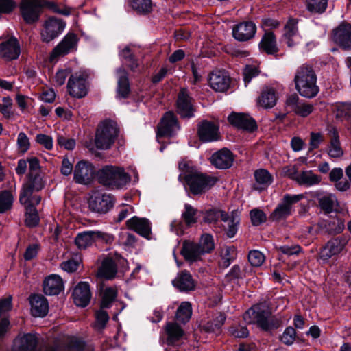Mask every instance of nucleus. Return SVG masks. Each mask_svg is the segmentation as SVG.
I'll return each mask as SVG.
<instances>
[{
	"mask_svg": "<svg viewBox=\"0 0 351 351\" xmlns=\"http://www.w3.org/2000/svg\"><path fill=\"white\" fill-rule=\"evenodd\" d=\"M179 169L184 176L191 192L193 195H201L210 189L217 182L218 179L215 176L207 175L193 168L190 165L184 161L179 163Z\"/></svg>",
	"mask_w": 351,
	"mask_h": 351,
	"instance_id": "nucleus-1",
	"label": "nucleus"
},
{
	"mask_svg": "<svg viewBox=\"0 0 351 351\" xmlns=\"http://www.w3.org/2000/svg\"><path fill=\"white\" fill-rule=\"evenodd\" d=\"M294 81L297 90L302 97L312 98L318 93L317 77L311 66L303 64L298 67Z\"/></svg>",
	"mask_w": 351,
	"mask_h": 351,
	"instance_id": "nucleus-2",
	"label": "nucleus"
},
{
	"mask_svg": "<svg viewBox=\"0 0 351 351\" xmlns=\"http://www.w3.org/2000/svg\"><path fill=\"white\" fill-rule=\"evenodd\" d=\"M47 5L53 11L65 16L70 14V10L68 8L58 9L57 5L53 2H47L44 0H24L21 4V10L24 20L32 23L38 19L41 8Z\"/></svg>",
	"mask_w": 351,
	"mask_h": 351,
	"instance_id": "nucleus-3",
	"label": "nucleus"
},
{
	"mask_svg": "<svg viewBox=\"0 0 351 351\" xmlns=\"http://www.w3.org/2000/svg\"><path fill=\"white\" fill-rule=\"evenodd\" d=\"M99 182L104 186L119 189L130 181V176L121 167L106 165L97 172Z\"/></svg>",
	"mask_w": 351,
	"mask_h": 351,
	"instance_id": "nucleus-4",
	"label": "nucleus"
},
{
	"mask_svg": "<svg viewBox=\"0 0 351 351\" xmlns=\"http://www.w3.org/2000/svg\"><path fill=\"white\" fill-rule=\"evenodd\" d=\"M271 311L265 302L253 306L243 315L246 323L256 324L263 330H269L273 327Z\"/></svg>",
	"mask_w": 351,
	"mask_h": 351,
	"instance_id": "nucleus-5",
	"label": "nucleus"
},
{
	"mask_svg": "<svg viewBox=\"0 0 351 351\" xmlns=\"http://www.w3.org/2000/svg\"><path fill=\"white\" fill-rule=\"evenodd\" d=\"M119 129L116 123L104 121L101 123L95 134V143L97 149H108L114 143L118 136Z\"/></svg>",
	"mask_w": 351,
	"mask_h": 351,
	"instance_id": "nucleus-6",
	"label": "nucleus"
},
{
	"mask_svg": "<svg viewBox=\"0 0 351 351\" xmlns=\"http://www.w3.org/2000/svg\"><path fill=\"white\" fill-rule=\"evenodd\" d=\"M304 197L303 194L289 195L283 196L282 201L274 211L270 214L269 219L273 221L278 222L287 219L293 211V205L300 202Z\"/></svg>",
	"mask_w": 351,
	"mask_h": 351,
	"instance_id": "nucleus-7",
	"label": "nucleus"
},
{
	"mask_svg": "<svg viewBox=\"0 0 351 351\" xmlns=\"http://www.w3.org/2000/svg\"><path fill=\"white\" fill-rule=\"evenodd\" d=\"M114 240L112 234L101 231H84L79 233L75 239V243L79 249H86L96 241L106 243H112Z\"/></svg>",
	"mask_w": 351,
	"mask_h": 351,
	"instance_id": "nucleus-8",
	"label": "nucleus"
},
{
	"mask_svg": "<svg viewBox=\"0 0 351 351\" xmlns=\"http://www.w3.org/2000/svg\"><path fill=\"white\" fill-rule=\"evenodd\" d=\"M43 185L39 177H35L33 180H29L25 183L20 194L19 200L24 204L25 208L30 207L35 208L41 201L39 195H32L34 191L42 189Z\"/></svg>",
	"mask_w": 351,
	"mask_h": 351,
	"instance_id": "nucleus-9",
	"label": "nucleus"
},
{
	"mask_svg": "<svg viewBox=\"0 0 351 351\" xmlns=\"http://www.w3.org/2000/svg\"><path fill=\"white\" fill-rule=\"evenodd\" d=\"M89 209L95 213L104 214L108 212L114 205L113 197L100 190H94L88 201Z\"/></svg>",
	"mask_w": 351,
	"mask_h": 351,
	"instance_id": "nucleus-10",
	"label": "nucleus"
},
{
	"mask_svg": "<svg viewBox=\"0 0 351 351\" xmlns=\"http://www.w3.org/2000/svg\"><path fill=\"white\" fill-rule=\"evenodd\" d=\"M95 168L88 161L80 160L73 169V180L80 184H90L94 178Z\"/></svg>",
	"mask_w": 351,
	"mask_h": 351,
	"instance_id": "nucleus-11",
	"label": "nucleus"
},
{
	"mask_svg": "<svg viewBox=\"0 0 351 351\" xmlns=\"http://www.w3.org/2000/svg\"><path fill=\"white\" fill-rule=\"evenodd\" d=\"M67 88L69 94L77 98H82L87 94L86 76L80 73L71 75L69 79Z\"/></svg>",
	"mask_w": 351,
	"mask_h": 351,
	"instance_id": "nucleus-12",
	"label": "nucleus"
},
{
	"mask_svg": "<svg viewBox=\"0 0 351 351\" xmlns=\"http://www.w3.org/2000/svg\"><path fill=\"white\" fill-rule=\"evenodd\" d=\"M177 112L183 118H191L194 115L193 99L186 88H182L178 95Z\"/></svg>",
	"mask_w": 351,
	"mask_h": 351,
	"instance_id": "nucleus-13",
	"label": "nucleus"
},
{
	"mask_svg": "<svg viewBox=\"0 0 351 351\" xmlns=\"http://www.w3.org/2000/svg\"><path fill=\"white\" fill-rule=\"evenodd\" d=\"M332 40L342 49L351 50V24L341 23L333 30Z\"/></svg>",
	"mask_w": 351,
	"mask_h": 351,
	"instance_id": "nucleus-14",
	"label": "nucleus"
},
{
	"mask_svg": "<svg viewBox=\"0 0 351 351\" xmlns=\"http://www.w3.org/2000/svg\"><path fill=\"white\" fill-rule=\"evenodd\" d=\"M348 243L344 237H339L328 241L319 253L320 259L328 261L332 256L339 254Z\"/></svg>",
	"mask_w": 351,
	"mask_h": 351,
	"instance_id": "nucleus-15",
	"label": "nucleus"
},
{
	"mask_svg": "<svg viewBox=\"0 0 351 351\" xmlns=\"http://www.w3.org/2000/svg\"><path fill=\"white\" fill-rule=\"evenodd\" d=\"M65 27V23L60 19L49 18L45 24V29L41 33L42 40L49 43L58 36Z\"/></svg>",
	"mask_w": 351,
	"mask_h": 351,
	"instance_id": "nucleus-16",
	"label": "nucleus"
},
{
	"mask_svg": "<svg viewBox=\"0 0 351 351\" xmlns=\"http://www.w3.org/2000/svg\"><path fill=\"white\" fill-rule=\"evenodd\" d=\"M77 41V37L74 34H69L65 36L62 40L52 51L50 56V61H56L58 58L69 53L75 48Z\"/></svg>",
	"mask_w": 351,
	"mask_h": 351,
	"instance_id": "nucleus-17",
	"label": "nucleus"
},
{
	"mask_svg": "<svg viewBox=\"0 0 351 351\" xmlns=\"http://www.w3.org/2000/svg\"><path fill=\"white\" fill-rule=\"evenodd\" d=\"M208 83L214 90L223 93L230 87V78L225 71L215 70L210 73Z\"/></svg>",
	"mask_w": 351,
	"mask_h": 351,
	"instance_id": "nucleus-18",
	"label": "nucleus"
},
{
	"mask_svg": "<svg viewBox=\"0 0 351 351\" xmlns=\"http://www.w3.org/2000/svg\"><path fill=\"white\" fill-rule=\"evenodd\" d=\"M286 105L295 114L302 117L308 116L314 110L312 104L300 100L296 95H289L287 98Z\"/></svg>",
	"mask_w": 351,
	"mask_h": 351,
	"instance_id": "nucleus-19",
	"label": "nucleus"
},
{
	"mask_svg": "<svg viewBox=\"0 0 351 351\" xmlns=\"http://www.w3.org/2000/svg\"><path fill=\"white\" fill-rule=\"evenodd\" d=\"M128 228L133 230L141 236L149 239L152 234V227L149 221L146 218L134 216L126 221Z\"/></svg>",
	"mask_w": 351,
	"mask_h": 351,
	"instance_id": "nucleus-20",
	"label": "nucleus"
},
{
	"mask_svg": "<svg viewBox=\"0 0 351 351\" xmlns=\"http://www.w3.org/2000/svg\"><path fill=\"white\" fill-rule=\"evenodd\" d=\"M179 126L175 114L172 112H167L163 116L158 126L157 136H169L178 130Z\"/></svg>",
	"mask_w": 351,
	"mask_h": 351,
	"instance_id": "nucleus-21",
	"label": "nucleus"
},
{
	"mask_svg": "<svg viewBox=\"0 0 351 351\" xmlns=\"http://www.w3.org/2000/svg\"><path fill=\"white\" fill-rule=\"evenodd\" d=\"M73 298L77 306H86L91 298L89 284L86 282H79L73 290Z\"/></svg>",
	"mask_w": 351,
	"mask_h": 351,
	"instance_id": "nucleus-22",
	"label": "nucleus"
},
{
	"mask_svg": "<svg viewBox=\"0 0 351 351\" xmlns=\"http://www.w3.org/2000/svg\"><path fill=\"white\" fill-rule=\"evenodd\" d=\"M228 120L232 125L238 128L250 132L256 128L255 121L245 114L232 112L228 116Z\"/></svg>",
	"mask_w": 351,
	"mask_h": 351,
	"instance_id": "nucleus-23",
	"label": "nucleus"
},
{
	"mask_svg": "<svg viewBox=\"0 0 351 351\" xmlns=\"http://www.w3.org/2000/svg\"><path fill=\"white\" fill-rule=\"evenodd\" d=\"M219 128L214 123L204 121L198 126V136L202 142H212L219 138Z\"/></svg>",
	"mask_w": 351,
	"mask_h": 351,
	"instance_id": "nucleus-24",
	"label": "nucleus"
},
{
	"mask_svg": "<svg viewBox=\"0 0 351 351\" xmlns=\"http://www.w3.org/2000/svg\"><path fill=\"white\" fill-rule=\"evenodd\" d=\"M173 285L180 291H191L195 289L196 282L191 274L183 270L180 271L172 281Z\"/></svg>",
	"mask_w": 351,
	"mask_h": 351,
	"instance_id": "nucleus-25",
	"label": "nucleus"
},
{
	"mask_svg": "<svg viewBox=\"0 0 351 351\" xmlns=\"http://www.w3.org/2000/svg\"><path fill=\"white\" fill-rule=\"evenodd\" d=\"M298 20L291 19L285 26L283 38L289 47H292L300 43L301 38L298 31Z\"/></svg>",
	"mask_w": 351,
	"mask_h": 351,
	"instance_id": "nucleus-26",
	"label": "nucleus"
},
{
	"mask_svg": "<svg viewBox=\"0 0 351 351\" xmlns=\"http://www.w3.org/2000/svg\"><path fill=\"white\" fill-rule=\"evenodd\" d=\"M233 155L228 149H221L213 154L210 158L211 163L218 169H228L233 163Z\"/></svg>",
	"mask_w": 351,
	"mask_h": 351,
	"instance_id": "nucleus-27",
	"label": "nucleus"
},
{
	"mask_svg": "<svg viewBox=\"0 0 351 351\" xmlns=\"http://www.w3.org/2000/svg\"><path fill=\"white\" fill-rule=\"evenodd\" d=\"M256 27L252 22H243L233 29V36L239 41H246L252 38L256 33Z\"/></svg>",
	"mask_w": 351,
	"mask_h": 351,
	"instance_id": "nucleus-28",
	"label": "nucleus"
},
{
	"mask_svg": "<svg viewBox=\"0 0 351 351\" xmlns=\"http://www.w3.org/2000/svg\"><path fill=\"white\" fill-rule=\"evenodd\" d=\"M20 55L19 44L15 38H11L0 45V56L7 60L16 59Z\"/></svg>",
	"mask_w": 351,
	"mask_h": 351,
	"instance_id": "nucleus-29",
	"label": "nucleus"
},
{
	"mask_svg": "<svg viewBox=\"0 0 351 351\" xmlns=\"http://www.w3.org/2000/svg\"><path fill=\"white\" fill-rule=\"evenodd\" d=\"M164 330L167 336L166 342L169 346H176L185 335L184 330L176 322H167Z\"/></svg>",
	"mask_w": 351,
	"mask_h": 351,
	"instance_id": "nucleus-30",
	"label": "nucleus"
},
{
	"mask_svg": "<svg viewBox=\"0 0 351 351\" xmlns=\"http://www.w3.org/2000/svg\"><path fill=\"white\" fill-rule=\"evenodd\" d=\"M63 289V280L58 275L51 274L47 277L43 282V291L46 295H58Z\"/></svg>",
	"mask_w": 351,
	"mask_h": 351,
	"instance_id": "nucleus-31",
	"label": "nucleus"
},
{
	"mask_svg": "<svg viewBox=\"0 0 351 351\" xmlns=\"http://www.w3.org/2000/svg\"><path fill=\"white\" fill-rule=\"evenodd\" d=\"M181 254L186 261L196 262L201 259L203 255L198 245L191 241H184L182 243Z\"/></svg>",
	"mask_w": 351,
	"mask_h": 351,
	"instance_id": "nucleus-32",
	"label": "nucleus"
},
{
	"mask_svg": "<svg viewBox=\"0 0 351 351\" xmlns=\"http://www.w3.org/2000/svg\"><path fill=\"white\" fill-rule=\"evenodd\" d=\"M328 134L330 137V145L328 149V155L332 158L342 156L343 151L340 145L337 130L333 126H330L328 128Z\"/></svg>",
	"mask_w": 351,
	"mask_h": 351,
	"instance_id": "nucleus-33",
	"label": "nucleus"
},
{
	"mask_svg": "<svg viewBox=\"0 0 351 351\" xmlns=\"http://www.w3.org/2000/svg\"><path fill=\"white\" fill-rule=\"evenodd\" d=\"M31 312L34 317H44L47 315L49 306L46 298L40 295H34L30 298Z\"/></svg>",
	"mask_w": 351,
	"mask_h": 351,
	"instance_id": "nucleus-34",
	"label": "nucleus"
},
{
	"mask_svg": "<svg viewBox=\"0 0 351 351\" xmlns=\"http://www.w3.org/2000/svg\"><path fill=\"white\" fill-rule=\"evenodd\" d=\"M222 221L224 222V228L226 234L229 238H232L238 230L240 218L237 213L232 212L230 215L228 214L222 215Z\"/></svg>",
	"mask_w": 351,
	"mask_h": 351,
	"instance_id": "nucleus-35",
	"label": "nucleus"
},
{
	"mask_svg": "<svg viewBox=\"0 0 351 351\" xmlns=\"http://www.w3.org/2000/svg\"><path fill=\"white\" fill-rule=\"evenodd\" d=\"M277 101L275 90L269 86L263 88L261 95L258 98V104L264 108H273Z\"/></svg>",
	"mask_w": 351,
	"mask_h": 351,
	"instance_id": "nucleus-36",
	"label": "nucleus"
},
{
	"mask_svg": "<svg viewBox=\"0 0 351 351\" xmlns=\"http://www.w3.org/2000/svg\"><path fill=\"white\" fill-rule=\"evenodd\" d=\"M256 183L254 188L258 191H262L267 188L272 182V176L265 169H258L254 172Z\"/></svg>",
	"mask_w": 351,
	"mask_h": 351,
	"instance_id": "nucleus-37",
	"label": "nucleus"
},
{
	"mask_svg": "<svg viewBox=\"0 0 351 351\" xmlns=\"http://www.w3.org/2000/svg\"><path fill=\"white\" fill-rule=\"evenodd\" d=\"M118 79L117 95L119 97L125 98L130 93V85L128 73L124 69H119L117 71Z\"/></svg>",
	"mask_w": 351,
	"mask_h": 351,
	"instance_id": "nucleus-38",
	"label": "nucleus"
},
{
	"mask_svg": "<svg viewBox=\"0 0 351 351\" xmlns=\"http://www.w3.org/2000/svg\"><path fill=\"white\" fill-rule=\"evenodd\" d=\"M117 271L115 262L112 258H106L99 269L98 275L106 279H112L115 276Z\"/></svg>",
	"mask_w": 351,
	"mask_h": 351,
	"instance_id": "nucleus-39",
	"label": "nucleus"
},
{
	"mask_svg": "<svg viewBox=\"0 0 351 351\" xmlns=\"http://www.w3.org/2000/svg\"><path fill=\"white\" fill-rule=\"evenodd\" d=\"M260 48L268 54H274L278 51L276 41L272 32H266L259 43Z\"/></svg>",
	"mask_w": 351,
	"mask_h": 351,
	"instance_id": "nucleus-40",
	"label": "nucleus"
},
{
	"mask_svg": "<svg viewBox=\"0 0 351 351\" xmlns=\"http://www.w3.org/2000/svg\"><path fill=\"white\" fill-rule=\"evenodd\" d=\"M321 181V177L315 174L312 171H304L299 173L296 182L300 185L311 186L317 184Z\"/></svg>",
	"mask_w": 351,
	"mask_h": 351,
	"instance_id": "nucleus-41",
	"label": "nucleus"
},
{
	"mask_svg": "<svg viewBox=\"0 0 351 351\" xmlns=\"http://www.w3.org/2000/svg\"><path fill=\"white\" fill-rule=\"evenodd\" d=\"M319 206L326 213L332 212L337 203L336 197L332 194L319 195L317 196Z\"/></svg>",
	"mask_w": 351,
	"mask_h": 351,
	"instance_id": "nucleus-42",
	"label": "nucleus"
},
{
	"mask_svg": "<svg viewBox=\"0 0 351 351\" xmlns=\"http://www.w3.org/2000/svg\"><path fill=\"white\" fill-rule=\"evenodd\" d=\"M191 315L192 308L191 303L189 302H183L177 310L176 318L178 321L185 324L190 319Z\"/></svg>",
	"mask_w": 351,
	"mask_h": 351,
	"instance_id": "nucleus-43",
	"label": "nucleus"
},
{
	"mask_svg": "<svg viewBox=\"0 0 351 351\" xmlns=\"http://www.w3.org/2000/svg\"><path fill=\"white\" fill-rule=\"evenodd\" d=\"M333 112L337 119H347L351 115V104L336 103L333 106Z\"/></svg>",
	"mask_w": 351,
	"mask_h": 351,
	"instance_id": "nucleus-44",
	"label": "nucleus"
},
{
	"mask_svg": "<svg viewBox=\"0 0 351 351\" xmlns=\"http://www.w3.org/2000/svg\"><path fill=\"white\" fill-rule=\"evenodd\" d=\"M306 9L312 13H323L328 4V0H304Z\"/></svg>",
	"mask_w": 351,
	"mask_h": 351,
	"instance_id": "nucleus-45",
	"label": "nucleus"
},
{
	"mask_svg": "<svg viewBox=\"0 0 351 351\" xmlns=\"http://www.w3.org/2000/svg\"><path fill=\"white\" fill-rule=\"evenodd\" d=\"M197 244L202 254L210 253L215 247L213 238L208 234L202 235L199 243Z\"/></svg>",
	"mask_w": 351,
	"mask_h": 351,
	"instance_id": "nucleus-46",
	"label": "nucleus"
},
{
	"mask_svg": "<svg viewBox=\"0 0 351 351\" xmlns=\"http://www.w3.org/2000/svg\"><path fill=\"white\" fill-rule=\"evenodd\" d=\"M117 295L116 289L113 287L106 288L103 293L101 302V308H109L110 304L115 300Z\"/></svg>",
	"mask_w": 351,
	"mask_h": 351,
	"instance_id": "nucleus-47",
	"label": "nucleus"
},
{
	"mask_svg": "<svg viewBox=\"0 0 351 351\" xmlns=\"http://www.w3.org/2000/svg\"><path fill=\"white\" fill-rule=\"evenodd\" d=\"M237 252L233 246L225 247L221 250V264L224 267H228L231 262L236 258Z\"/></svg>",
	"mask_w": 351,
	"mask_h": 351,
	"instance_id": "nucleus-48",
	"label": "nucleus"
},
{
	"mask_svg": "<svg viewBox=\"0 0 351 351\" xmlns=\"http://www.w3.org/2000/svg\"><path fill=\"white\" fill-rule=\"evenodd\" d=\"M13 196L10 191H4L0 193V213H3L9 210L13 203Z\"/></svg>",
	"mask_w": 351,
	"mask_h": 351,
	"instance_id": "nucleus-49",
	"label": "nucleus"
},
{
	"mask_svg": "<svg viewBox=\"0 0 351 351\" xmlns=\"http://www.w3.org/2000/svg\"><path fill=\"white\" fill-rule=\"evenodd\" d=\"M131 5L134 10L141 13H148L152 8L151 0H131Z\"/></svg>",
	"mask_w": 351,
	"mask_h": 351,
	"instance_id": "nucleus-50",
	"label": "nucleus"
},
{
	"mask_svg": "<svg viewBox=\"0 0 351 351\" xmlns=\"http://www.w3.org/2000/svg\"><path fill=\"white\" fill-rule=\"evenodd\" d=\"M37 346V339L32 334L25 335L21 339V350L23 351H32Z\"/></svg>",
	"mask_w": 351,
	"mask_h": 351,
	"instance_id": "nucleus-51",
	"label": "nucleus"
},
{
	"mask_svg": "<svg viewBox=\"0 0 351 351\" xmlns=\"http://www.w3.org/2000/svg\"><path fill=\"white\" fill-rule=\"evenodd\" d=\"M184 208L185 210L182 216L185 223L188 226L195 223L197 221V210L189 204H185Z\"/></svg>",
	"mask_w": 351,
	"mask_h": 351,
	"instance_id": "nucleus-52",
	"label": "nucleus"
},
{
	"mask_svg": "<svg viewBox=\"0 0 351 351\" xmlns=\"http://www.w3.org/2000/svg\"><path fill=\"white\" fill-rule=\"evenodd\" d=\"M226 317L223 315L220 314L215 319L209 322L205 326V329L208 332H217L221 327L223 325Z\"/></svg>",
	"mask_w": 351,
	"mask_h": 351,
	"instance_id": "nucleus-53",
	"label": "nucleus"
},
{
	"mask_svg": "<svg viewBox=\"0 0 351 351\" xmlns=\"http://www.w3.org/2000/svg\"><path fill=\"white\" fill-rule=\"evenodd\" d=\"M100 309L95 313V328L97 330H102L105 328L107 322L109 320V316L108 313L103 310Z\"/></svg>",
	"mask_w": 351,
	"mask_h": 351,
	"instance_id": "nucleus-54",
	"label": "nucleus"
},
{
	"mask_svg": "<svg viewBox=\"0 0 351 351\" xmlns=\"http://www.w3.org/2000/svg\"><path fill=\"white\" fill-rule=\"evenodd\" d=\"M264 254L258 250H252L249 252L248 261L254 267L261 266L265 261Z\"/></svg>",
	"mask_w": 351,
	"mask_h": 351,
	"instance_id": "nucleus-55",
	"label": "nucleus"
},
{
	"mask_svg": "<svg viewBox=\"0 0 351 351\" xmlns=\"http://www.w3.org/2000/svg\"><path fill=\"white\" fill-rule=\"evenodd\" d=\"M260 71L254 65H247L243 70V80L245 86L251 82L252 79L258 75Z\"/></svg>",
	"mask_w": 351,
	"mask_h": 351,
	"instance_id": "nucleus-56",
	"label": "nucleus"
},
{
	"mask_svg": "<svg viewBox=\"0 0 351 351\" xmlns=\"http://www.w3.org/2000/svg\"><path fill=\"white\" fill-rule=\"evenodd\" d=\"M26 209L25 223L29 227H34L38 225L39 218L35 208L30 207Z\"/></svg>",
	"mask_w": 351,
	"mask_h": 351,
	"instance_id": "nucleus-57",
	"label": "nucleus"
},
{
	"mask_svg": "<svg viewBox=\"0 0 351 351\" xmlns=\"http://www.w3.org/2000/svg\"><path fill=\"white\" fill-rule=\"evenodd\" d=\"M250 218L254 226H259L266 221L267 217L264 212L260 209L255 208L250 211Z\"/></svg>",
	"mask_w": 351,
	"mask_h": 351,
	"instance_id": "nucleus-58",
	"label": "nucleus"
},
{
	"mask_svg": "<svg viewBox=\"0 0 351 351\" xmlns=\"http://www.w3.org/2000/svg\"><path fill=\"white\" fill-rule=\"evenodd\" d=\"M223 214H226V213L218 209L208 210L204 214V221L207 223H213L217 221L219 218L222 220Z\"/></svg>",
	"mask_w": 351,
	"mask_h": 351,
	"instance_id": "nucleus-59",
	"label": "nucleus"
},
{
	"mask_svg": "<svg viewBox=\"0 0 351 351\" xmlns=\"http://www.w3.org/2000/svg\"><path fill=\"white\" fill-rule=\"evenodd\" d=\"M295 330L293 327H287L280 337L281 341L286 345H291L295 339Z\"/></svg>",
	"mask_w": 351,
	"mask_h": 351,
	"instance_id": "nucleus-60",
	"label": "nucleus"
},
{
	"mask_svg": "<svg viewBox=\"0 0 351 351\" xmlns=\"http://www.w3.org/2000/svg\"><path fill=\"white\" fill-rule=\"evenodd\" d=\"M29 141L24 132H20L17 138V146L19 152L24 154L29 148Z\"/></svg>",
	"mask_w": 351,
	"mask_h": 351,
	"instance_id": "nucleus-61",
	"label": "nucleus"
},
{
	"mask_svg": "<svg viewBox=\"0 0 351 351\" xmlns=\"http://www.w3.org/2000/svg\"><path fill=\"white\" fill-rule=\"evenodd\" d=\"M36 141L37 143L44 146L47 149H51L53 148L52 138L48 135L43 134H37Z\"/></svg>",
	"mask_w": 351,
	"mask_h": 351,
	"instance_id": "nucleus-62",
	"label": "nucleus"
},
{
	"mask_svg": "<svg viewBox=\"0 0 351 351\" xmlns=\"http://www.w3.org/2000/svg\"><path fill=\"white\" fill-rule=\"evenodd\" d=\"M57 141L60 147L68 150H72L75 147V141L73 138H69L63 136H58Z\"/></svg>",
	"mask_w": 351,
	"mask_h": 351,
	"instance_id": "nucleus-63",
	"label": "nucleus"
},
{
	"mask_svg": "<svg viewBox=\"0 0 351 351\" xmlns=\"http://www.w3.org/2000/svg\"><path fill=\"white\" fill-rule=\"evenodd\" d=\"M79 264V261L72 258L62 262L61 267L67 272H73L77 269Z\"/></svg>",
	"mask_w": 351,
	"mask_h": 351,
	"instance_id": "nucleus-64",
	"label": "nucleus"
}]
</instances>
